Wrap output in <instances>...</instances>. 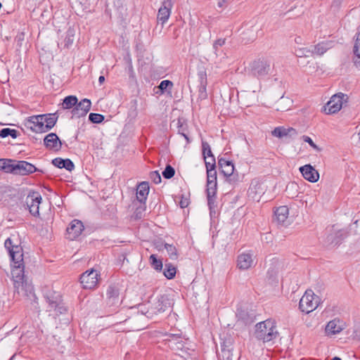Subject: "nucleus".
I'll return each instance as SVG.
<instances>
[{
    "label": "nucleus",
    "mask_w": 360,
    "mask_h": 360,
    "mask_svg": "<svg viewBox=\"0 0 360 360\" xmlns=\"http://www.w3.org/2000/svg\"><path fill=\"white\" fill-rule=\"evenodd\" d=\"M4 246L8 250L9 255L14 263L11 270L14 288L18 292L23 290L27 285V281L24 274L22 248L21 246L14 243L12 238H8L5 240Z\"/></svg>",
    "instance_id": "f257e3e1"
},
{
    "label": "nucleus",
    "mask_w": 360,
    "mask_h": 360,
    "mask_svg": "<svg viewBox=\"0 0 360 360\" xmlns=\"http://www.w3.org/2000/svg\"><path fill=\"white\" fill-rule=\"evenodd\" d=\"M278 335L276 322L274 320L267 319L256 325L255 336L264 342H274L278 338Z\"/></svg>",
    "instance_id": "f03ea898"
},
{
    "label": "nucleus",
    "mask_w": 360,
    "mask_h": 360,
    "mask_svg": "<svg viewBox=\"0 0 360 360\" xmlns=\"http://www.w3.org/2000/svg\"><path fill=\"white\" fill-rule=\"evenodd\" d=\"M215 160L211 162H206V169L207 174V194L208 205L212 208V205L214 204V197L216 194L217 190V172L215 170Z\"/></svg>",
    "instance_id": "7ed1b4c3"
},
{
    "label": "nucleus",
    "mask_w": 360,
    "mask_h": 360,
    "mask_svg": "<svg viewBox=\"0 0 360 360\" xmlns=\"http://www.w3.org/2000/svg\"><path fill=\"white\" fill-rule=\"evenodd\" d=\"M248 71L250 75L263 79L271 72V62L266 58H257L249 64Z\"/></svg>",
    "instance_id": "20e7f679"
},
{
    "label": "nucleus",
    "mask_w": 360,
    "mask_h": 360,
    "mask_svg": "<svg viewBox=\"0 0 360 360\" xmlns=\"http://www.w3.org/2000/svg\"><path fill=\"white\" fill-rule=\"evenodd\" d=\"M44 297L49 304V311H53L57 314H62L66 311V307L63 303L62 297L59 292L51 289H46L44 292Z\"/></svg>",
    "instance_id": "39448f33"
},
{
    "label": "nucleus",
    "mask_w": 360,
    "mask_h": 360,
    "mask_svg": "<svg viewBox=\"0 0 360 360\" xmlns=\"http://www.w3.org/2000/svg\"><path fill=\"white\" fill-rule=\"evenodd\" d=\"M319 303V297L311 290H306L300 301V309L302 311L309 314L316 309Z\"/></svg>",
    "instance_id": "423d86ee"
},
{
    "label": "nucleus",
    "mask_w": 360,
    "mask_h": 360,
    "mask_svg": "<svg viewBox=\"0 0 360 360\" xmlns=\"http://www.w3.org/2000/svg\"><path fill=\"white\" fill-rule=\"evenodd\" d=\"M348 101V96L343 93H338L333 95L324 106V112L326 114H335L339 112L344 103Z\"/></svg>",
    "instance_id": "0eeeda50"
},
{
    "label": "nucleus",
    "mask_w": 360,
    "mask_h": 360,
    "mask_svg": "<svg viewBox=\"0 0 360 360\" xmlns=\"http://www.w3.org/2000/svg\"><path fill=\"white\" fill-rule=\"evenodd\" d=\"M41 200V195L36 191L30 192L26 197L25 204L30 214L34 217H38L39 215V205Z\"/></svg>",
    "instance_id": "6e6552de"
},
{
    "label": "nucleus",
    "mask_w": 360,
    "mask_h": 360,
    "mask_svg": "<svg viewBox=\"0 0 360 360\" xmlns=\"http://www.w3.org/2000/svg\"><path fill=\"white\" fill-rule=\"evenodd\" d=\"M41 115H33L25 120V127L35 133H44L45 126Z\"/></svg>",
    "instance_id": "1a4fd4ad"
},
{
    "label": "nucleus",
    "mask_w": 360,
    "mask_h": 360,
    "mask_svg": "<svg viewBox=\"0 0 360 360\" xmlns=\"http://www.w3.org/2000/svg\"><path fill=\"white\" fill-rule=\"evenodd\" d=\"M98 274L94 269L87 270L80 276V283L84 289H93L98 283Z\"/></svg>",
    "instance_id": "9d476101"
},
{
    "label": "nucleus",
    "mask_w": 360,
    "mask_h": 360,
    "mask_svg": "<svg viewBox=\"0 0 360 360\" xmlns=\"http://www.w3.org/2000/svg\"><path fill=\"white\" fill-rule=\"evenodd\" d=\"M15 171L14 174L18 175H27L30 174H32L35 172H41V170H39L37 169L34 165L32 164L26 162V161H17L15 160Z\"/></svg>",
    "instance_id": "9b49d317"
},
{
    "label": "nucleus",
    "mask_w": 360,
    "mask_h": 360,
    "mask_svg": "<svg viewBox=\"0 0 360 360\" xmlns=\"http://www.w3.org/2000/svg\"><path fill=\"white\" fill-rule=\"evenodd\" d=\"M174 83L170 80H163L159 84V100L165 98V102H171L173 98Z\"/></svg>",
    "instance_id": "f8f14e48"
},
{
    "label": "nucleus",
    "mask_w": 360,
    "mask_h": 360,
    "mask_svg": "<svg viewBox=\"0 0 360 360\" xmlns=\"http://www.w3.org/2000/svg\"><path fill=\"white\" fill-rule=\"evenodd\" d=\"M83 230L84 225L81 221L72 220L66 229L67 238L70 240L76 239L81 235Z\"/></svg>",
    "instance_id": "ddd939ff"
},
{
    "label": "nucleus",
    "mask_w": 360,
    "mask_h": 360,
    "mask_svg": "<svg viewBox=\"0 0 360 360\" xmlns=\"http://www.w3.org/2000/svg\"><path fill=\"white\" fill-rule=\"evenodd\" d=\"M119 289L114 285H110L107 290V304L112 308L111 311L115 309L120 304Z\"/></svg>",
    "instance_id": "4468645a"
},
{
    "label": "nucleus",
    "mask_w": 360,
    "mask_h": 360,
    "mask_svg": "<svg viewBox=\"0 0 360 360\" xmlns=\"http://www.w3.org/2000/svg\"><path fill=\"white\" fill-rule=\"evenodd\" d=\"M299 170L302 176L309 182L316 183L319 179V173L309 164L300 167Z\"/></svg>",
    "instance_id": "2eb2a0df"
},
{
    "label": "nucleus",
    "mask_w": 360,
    "mask_h": 360,
    "mask_svg": "<svg viewBox=\"0 0 360 360\" xmlns=\"http://www.w3.org/2000/svg\"><path fill=\"white\" fill-rule=\"evenodd\" d=\"M45 147L53 151H59L61 149L62 142L55 133L47 134L44 139Z\"/></svg>",
    "instance_id": "dca6fc26"
},
{
    "label": "nucleus",
    "mask_w": 360,
    "mask_h": 360,
    "mask_svg": "<svg viewBox=\"0 0 360 360\" xmlns=\"http://www.w3.org/2000/svg\"><path fill=\"white\" fill-rule=\"evenodd\" d=\"M254 262L252 252H243L238 256L237 266L241 270H247L252 266Z\"/></svg>",
    "instance_id": "f3484780"
},
{
    "label": "nucleus",
    "mask_w": 360,
    "mask_h": 360,
    "mask_svg": "<svg viewBox=\"0 0 360 360\" xmlns=\"http://www.w3.org/2000/svg\"><path fill=\"white\" fill-rule=\"evenodd\" d=\"M326 243L330 245H337L341 240L344 236V233L341 230H338L335 226L326 229Z\"/></svg>",
    "instance_id": "a211bd4d"
},
{
    "label": "nucleus",
    "mask_w": 360,
    "mask_h": 360,
    "mask_svg": "<svg viewBox=\"0 0 360 360\" xmlns=\"http://www.w3.org/2000/svg\"><path fill=\"white\" fill-rule=\"evenodd\" d=\"M149 189V184L146 181H143L138 185L136 193V200L133 202L134 206L136 205L137 202L140 204L145 202Z\"/></svg>",
    "instance_id": "6ab92c4d"
},
{
    "label": "nucleus",
    "mask_w": 360,
    "mask_h": 360,
    "mask_svg": "<svg viewBox=\"0 0 360 360\" xmlns=\"http://www.w3.org/2000/svg\"><path fill=\"white\" fill-rule=\"evenodd\" d=\"M345 327L343 321L338 319L330 321L326 326V333L328 335H333L340 333Z\"/></svg>",
    "instance_id": "aec40b11"
},
{
    "label": "nucleus",
    "mask_w": 360,
    "mask_h": 360,
    "mask_svg": "<svg viewBox=\"0 0 360 360\" xmlns=\"http://www.w3.org/2000/svg\"><path fill=\"white\" fill-rule=\"evenodd\" d=\"M172 0H163L162 6L159 8V20L164 24L169 18Z\"/></svg>",
    "instance_id": "412c9836"
},
{
    "label": "nucleus",
    "mask_w": 360,
    "mask_h": 360,
    "mask_svg": "<svg viewBox=\"0 0 360 360\" xmlns=\"http://www.w3.org/2000/svg\"><path fill=\"white\" fill-rule=\"evenodd\" d=\"M275 219L278 224L287 225L288 221L289 209L287 206H281L278 207L275 212Z\"/></svg>",
    "instance_id": "4be33fe9"
},
{
    "label": "nucleus",
    "mask_w": 360,
    "mask_h": 360,
    "mask_svg": "<svg viewBox=\"0 0 360 360\" xmlns=\"http://www.w3.org/2000/svg\"><path fill=\"white\" fill-rule=\"evenodd\" d=\"M271 134L275 137L281 139L286 136L294 137L297 133V131L292 127L285 128L283 127H278L271 131Z\"/></svg>",
    "instance_id": "5701e85b"
},
{
    "label": "nucleus",
    "mask_w": 360,
    "mask_h": 360,
    "mask_svg": "<svg viewBox=\"0 0 360 360\" xmlns=\"http://www.w3.org/2000/svg\"><path fill=\"white\" fill-rule=\"evenodd\" d=\"M52 164L58 168H65L69 172H71L75 169V165L73 162L70 159L56 158L52 160Z\"/></svg>",
    "instance_id": "b1692460"
},
{
    "label": "nucleus",
    "mask_w": 360,
    "mask_h": 360,
    "mask_svg": "<svg viewBox=\"0 0 360 360\" xmlns=\"http://www.w3.org/2000/svg\"><path fill=\"white\" fill-rule=\"evenodd\" d=\"M219 166L221 169V172L226 176H230L234 171V166L232 162L226 160L224 158H220L218 160Z\"/></svg>",
    "instance_id": "393cba45"
},
{
    "label": "nucleus",
    "mask_w": 360,
    "mask_h": 360,
    "mask_svg": "<svg viewBox=\"0 0 360 360\" xmlns=\"http://www.w3.org/2000/svg\"><path fill=\"white\" fill-rule=\"evenodd\" d=\"M353 52L354 63L356 67H360V27L356 34Z\"/></svg>",
    "instance_id": "a878e982"
},
{
    "label": "nucleus",
    "mask_w": 360,
    "mask_h": 360,
    "mask_svg": "<svg viewBox=\"0 0 360 360\" xmlns=\"http://www.w3.org/2000/svg\"><path fill=\"white\" fill-rule=\"evenodd\" d=\"M41 116L44 117L43 121L45 126V131L47 132L55 126L58 116L56 113L43 114Z\"/></svg>",
    "instance_id": "bb28decb"
},
{
    "label": "nucleus",
    "mask_w": 360,
    "mask_h": 360,
    "mask_svg": "<svg viewBox=\"0 0 360 360\" xmlns=\"http://www.w3.org/2000/svg\"><path fill=\"white\" fill-rule=\"evenodd\" d=\"M15 160L11 159H0V170L6 173L14 174Z\"/></svg>",
    "instance_id": "cd10ccee"
},
{
    "label": "nucleus",
    "mask_w": 360,
    "mask_h": 360,
    "mask_svg": "<svg viewBox=\"0 0 360 360\" xmlns=\"http://www.w3.org/2000/svg\"><path fill=\"white\" fill-rule=\"evenodd\" d=\"M232 350L231 341L223 342L221 345V356L224 360H233Z\"/></svg>",
    "instance_id": "c85d7f7f"
},
{
    "label": "nucleus",
    "mask_w": 360,
    "mask_h": 360,
    "mask_svg": "<svg viewBox=\"0 0 360 360\" xmlns=\"http://www.w3.org/2000/svg\"><path fill=\"white\" fill-rule=\"evenodd\" d=\"M330 47V43L328 42H321L316 46H311V48H312V50H314V54L319 56L323 55Z\"/></svg>",
    "instance_id": "c756f323"
},
{
    "label": "nucleus",
    "mask_w": 360,
    "mask_h": 360,
    "mask_svg": "<svg viewBox=\"0 0 360 360\" xmlns=\"http://www.w3.org/2000/svg\"><path fill=\"white\" fill-rule=\"evenodd\" d=\"M78 99L76 96H68L65 97L62 103V108L68 110L73 108L77 104Z\"/></svg>",
    "instance_id": "7c9ffc66"
},
{
    "label": "nucleus",
    "mask_w": 360,
    "mask_h": 360,
    "mask_svg": "<svg viewBox=\"0 0 360 360\" xmlns=\"http://www.w3.org/2000/svg\"><path fill=\"white\" fill-rule=\"evenodd\" d=\"M295 54L298 57H311L314 56V50L309 47H300L295 50Z\"/></svg>",
    "instance_id": "2f4dec72"
},
{
    "label": "nucleus",
    "mask_w": 360,
    "mask_h": 360,
    "mask_svg": "<svg viewBox=\"0 0 360 360\" xmlns=\"http://www.w3.org/2000/svg\"><path fill=\"white\" fill-rule=\"evenodd\" d=\"M176 273V269L173 264L170 263L165 264V269L163 271V274L167 278H173L175 276Z\"/></svg>",
    "instance_id": "473e14b6"
},
{
    "label": "nucleus",
    "mask_w": 360,
    "mask_h": 360,
    "mask_svg": "<svg viewBox=\"0 0 360 360\" xmlns=\"http://www.w3.org/2000/svg\"><path fill=\"white\" fill-rule=\"evenodd\" d=\"M11 136L13 139H16L19 136V132L14 129L4 128L0 130V137L6 138Z\"/></svg>",
    "instance_id": "72a5a7b5"
},
{
    "label": "nucleus",
    "mask_w": 360,
    "mask_h": 360,
    "mask_svg": "<svg viewBox=\"0 0 360 360\" xmlns=\"http://www.w3.org/2000/svg\"><path fill=\"white\" fill-rule=\"evenodd\" d=\"M202 148L204 159L211 158V161L212 160H215L214 156L212 153L211 148L207 142L202 141Z\"/></svg>",
    "instance_id": "f704fd0d"
},
{
    "label": "nucleus",
    "mask_w": 360,
    "mask_h": 360,
    "mask_svg": "<svg viewBox=\"0 0 360 360\" xmlns=\"http://www.w3.org/2000/svg\"><path fill=\"white\" fill-rule=\"evenodd\" d=\"M165 248L166 249L168 255L171 259L176 260L178 258L177 250L175 246L168 243H165Z\"/></svg>",
    "instance_id": "c9c22d12"
},
{
    "label": "nucleus",
    "mask_w": 360,
    "mask_h": 360,
    "mask_svg": "<svg viewBox=\"0 0 360 360\" xmlns=\"http://www.w3.org/2000/svg\"><path fill=\"white\" fill-rule=\"evenodd\" d=\"M75 106L84 110L86 112H89L91 109V102L88 98H84L80 102H77Z\"/></svg>",
    "instance_id": "e433bc0d"
},
{
    "label": "nucleus",
    "mask_w": 360,
    "mask_h": 360,
    "mask_svg": "<svg viewBox=\"0 0 360 360\" xmlns=\"http://www.w3.org/2000/svg\"><path fill=\"white\" fill-rule=\"evenodd\" d=\"M105 119V117L98 113L91 112L89 115V120L94 124L101 123Z\"/></svg>",
    "instance_id": "4c0bfd02"
},
{
    "label": "nucleus",
    "mask_w": 360,
    "mask_h": 360,
    "mask_svg": "<svg viewBox=\"0 0 360 360\" xmlns=\"http://www.w3.org/2000/svg\"><path fill=\"white\" fill-rule=\"evenodd\" d=\"M87 113L88 112H86L84 110L79 109L77 106H75L71 110V114H72L71 118H74V117L79 118L82 117H84Z\"/></svg>",
    "instance_id": "58836bf2"
},
{
    "label": "nucleus",
    "mask_w": 360,
    "mask_h": 360,
    "mask_svg": "<svg viewBox=\"0 0 360 360\" xmlns=\"http://www.w3.org/2000/svg\"><path fill=\"white\" fill-rule=\"evenodd\" d=\"M75 37H74V33L72 30H68L67 32L64 42H65V46L68 48L70 46H71L74 41Z\"/></svg>",
    "instance_id": "ea45409f"
},
{
    "label": "nucleus",
    "mask_w": 360,
    "mask_h": 360,
    "mask_svg": "<svg viewBox=\"0 0 360 360\" xmlns=\"http://www.w3.org/2000/svg\"><path fill=\"white\" fill-rule=\"evenodd\" d=\"M174 174H175L174 169L170 165H167L165 169L162 172V176H164V178L167 179L173 177Z\"/></svg>",
    "instance_id": "a19ab883"
},
{
    "label": "nucleus",
    "mask_w": 360,
    "mask_h": 360,
    "mask_svg": "<svg viewBox=\"0 0 360 360\" xmlns=\"http://www.w3.org/2000/svg\"><path fill=\"white\" fill-rule=\"evenodd\" d=\"M302 139L304 142L309 143V146L311 148H313L316 151L320 152L321 150V148H319L309 136H302Z\"/></svg>",
    "instance_id": "79ce46f5"
},
{
    "label": "nucleus",
    "mask_w": 360,
    "mask_h": 360,
    "mask_svg": "<svg viewBox=\"0 0 360 360\" xmlns=\"http://www.w3.org/2000/svg\"><path fill=\"white\" fill-rule=\"evenodd\" d=\"M263 186L262 184L257 182L255 184H252L250 189L258 194L264 193Z\"/></svg>",
    "instance_id": "37998d69"
},
{
    "label": "nucleus",
    "mask_w": 360,
    "mask_h": 360,
    "mask_svg": "<svg viewBox=\"0 0 360 360\" xmlns=\"http://www.w3.org/2000/svg\"><path fill=\"white\" fill-rule=\"evenodd\" d=\"M150 263L155 270H158V257L155 254L150 256Z\"/></svg>",
    "instance_id": "c03bdc74"
},
{
    "label": "nucleus",
    "mask_w": 360,
    "mask_h": 360,
    "mask_svg": "<svg viewBox=\"0 0 360 360\" xmlns=\"http://www.w3.org/2000/svg\"><path fill=\"white\" fill-rule=\"evenodd\" d=\"M144 203L140 204V205L136 207L135 212L136 219H140L141 217L142 212L144 211Z\"/></svg>",
    "instance_id": "a18cd8bd"
},
{
    "label": "nucleus",
    "mask_w": 360,
    "mask_h": 360,
    "mask_svg": "<svg viewBox=\"0 0 360 360\" xmlns=\"http://www.w3.org/2000/svg\"><path fill=\"white\" fill-rule=\"evenodd\" d=\"M189 199L187 197L181 195V200L179 201V205L181 208L187 207L189 205Z\"/></svg>",
    "instance_id": "49530a36"
},
{
    "label": "nucleus",
    "mask_w": 360,
    "mask_h": 360,
    "mask_svg": "<svg viewBox=\"0 0 360 360\" xmlns=\"http://www.w3.org/2000/svg\"><path fill=\"white\" fill-rule=\"evenodd\" d=\"M226 39H218L216 40L213 44L214 49L217 51L219 47L222 46L225 44Z\"/></svg>",
    "instance_id": "de8ad7c7"
},
{
    "label": "nucleus",
    "mask_w": 360,
    "mask_h": 360,
    "mask_svg": "<svg viewBox=\"0 0 360 360\" xmlns=\"http://www.w3.org/2000/svg\"><path fill=\"white\" fill-rule=\"evenodd\" d=\"M228 0H217V6L219 8H222Z\"/></svg>",
    "instance_id": "09e8293b"
},
{
    "label": "nucleus",
    "mask_w": 360,
    "mask_h": 360,
    "mask_svg": "<svg viewBox=\"0 0 360 360\" xmlns=\"http://www.w3.org/2000/svg\"><path fill=\"white\" fill-rule=\"evenodd\" d=\"M156 177H158V171H154L152 172V178H153L155 183H157L155 181Z\"/></svg>",
    "instance_id": "8fccbe9b"
},
{
    "label": "nucleus",
    "mask_w": 360,
    "mask_h": 360,
    "mask_svg": "<svg viewBox=\"0 0 360 360\" xmlns=\"http://www.w3.org/2000/svg\"><path fill=\"white\" fill-rule=\"evenodd\" d=\"M302 38L300 37H297L295 38V42L297 44H302Z\"/></svg>",
    "instance_id": "3c124183"
},
{
    "label": "nucleus",
    "mask_w": 360,
    "mask_h": 360,
    "mask_svg": "<svg viewBox=\"0 0 360 360\" xmlns=\"http://www.w3.org/2000/svg\"><path fill=\"white\" fill-rule=\"evenodd\" d=\"M105 81V77L101 75L98 78V82L101 84Z\"/></svg>",
    "instance_id": "603ef678"
},
{
    "label": "nucleus",
    "mask_w": 360,
    "mask_h": 360,
    "mask_svg": "<svg viewBox=\"0 0 360 360\" xmlns=\"http://www.w3.org/2000/svg\"><path fill=\"white\" fill-rule=\"evenodd\" d=\"M167 305H165V307H166L167 309H169V312H171V311H172V310H171V303H170V302H167Z\"/></svg>",
    "instance_id": "864d4df0"
},
{
    "label": "nucleus",
    "mask_w": 360,
    "mask_h": 360,
    "mask_svg": "<svg viewBox=\"0 0 360 360\" xmlns=\"http://www.w3.org/2000/svg\"><path fill=\"white\" fill-rule=\"evenodd\" d=\"M163 264L162 260L159 259V271L162 269Z\"/></svg>",
    "instance_id": "5fc2aeb1"
},
{
    "label": "nucleus",
    "mask_w": 360,
    "mask_h": 360,
    "mask_svg": "<svg viewBox=\"0 0 360 360\" xmlns=\"http://www.w3.org/2000/svg\"><path fill=\"white\" fill-rule=\"evenodd\" d=\"M182 135L185 137V139H186L187 140V141L188 142V141H189L188 137L186 134H183Z\"/></svg>",
    "instance_id": "6e6d98bb"
},
{
    "label": "nucleus",
    "mask_w": 360,
    "mask_h": 360,
    "mask_svg": "<svg viewBox=\"0 0 360 360\" xmlns=\"http://www.w3.org/2000/svg\"><path fill=\"white\" fill-rule=\"evenodd\" d=\"M332 360H342V359L339 357L335 356V357L333 358Z\"/></svg>",
    "instance_id": "4d7b16f0"
},
{
    "label": "nucleus",
    "mask_w": 360,
    "mask_h": 360,
    "mask_svg": "<svg viewBox=\"0 0 360 360\" xmlns=\"http://www.w3.org/2000/svg\"><path fill=\"white\" fill-rule=\"evenodd\" d=\"M237 316L241 319H243V317L241 316V314L239 312L237 313Z\"/></svg>",
    "instance_id": "13d9d810"
},
{
    "label": "nucleus",
    "mask_w": 360,
    "mask_h": 360,
    "mask_svg": "<svg viewBox=\"0 0 360 360\" xmlns=\"http://www.w3.org/2000/svg\"><path fill=\"white\" fill-rule=\"evenodd\" d=\"M208 160L207 159H205V162H211V158H207Z\"/></svg>",
    "instance_id": "bf43d9fd"
},
{
    "label": "nucleus",
    "mask_w": 360,
    "mask_h": 360,
    "mask_svg": "<svg viewBox=\"0 0 360 360\" xmlns=\"http://www.w3.org/2000/svg\"><path fill=\"white\" fill-rule=\"evenodd\" d=\"M169 317L174 318V315H172L171 314H169Z\"/></svg>",
    "instance_id": "052dcab7"
},
{
    "label": "nucleus",
    "mask_w": 360,
    "mask_h": 360,
    "mask_svg": "<svg viewBox=\"0 0 360 360\" xmlns=\"http://www.w3.org/2000/svg\"><path fill=\"white\" fill-rule=\"evenodd\" d=\"M158 179H159V183H160L161 181V177H160V174H159Z\"/></svg>",
    "instance_id": "680f3d73"
}]
</instances>
